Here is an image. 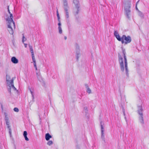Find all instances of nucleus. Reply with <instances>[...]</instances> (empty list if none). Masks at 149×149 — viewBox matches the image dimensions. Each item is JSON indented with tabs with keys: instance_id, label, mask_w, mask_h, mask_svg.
<instances>
[{
	"instance_id": "nucleus-25",
	"label": "nucleus",
	"mask_w": 149,
	"mask_h": 149,
	"mask_svg": "<svg viewBox=\"0 0 149 149\" xmlns=\"http://www.w3.org/2000/svg\"><path fill=\"white\" fill-rule=\"evenodd\" d=\"M30 90L31 92V94H33V92H32L31 91V89H30Z\"/></svg>"
},
{
	"instance_id": "nucleus-21",
	"label": "nucleus",
	"mask_w": 149,
	"mask_h": 149,
	"mask_svg": "<svg viewBox=\"0 0 149 149\" xmlns=\"http://www.w3.org/2000/svg\"><path fill=\"white\" fill-rule=\"evenodd\" d=\"M139 1L137 2L136 3V10L137 9V3H138V2H139Z\"/></svg>"
},
{
	"instance_id": "nucleus-8",
	"label": "nucleus",
	"mask_w": 149,
	"mask_h": 149,
	"mask_svg": "<svg viewBox=\"0 0 149 149\" xmlns=\"http://www.w3.org/2000/svg\"><path fill=\"white\" fill-rule=\"evenodd\" d=\"M52 137V136L49 133H47L45 134V139L47 141H48Z\"/></svg>"
},
{
	"instance_id": "nucleus-17",
	"label": "nucleus",
	"mask_w": 149,
	"mask_h": 149,
	"mask_svg": "<svg viewBox=\"0 0 149 149\" xmlns=\"http://www.w3.org/2000/svg\"><path fill=\"white\" fill-rule=\"evenodd\" d=\"M87 92L89 93H90L91 92V91L89 88H87Z\"/></svg>"
},
{
	"instance_id": "nucleus-10",
	"label": "nucleus",
	"mask_w": 149,
	"mask_h": 149,
	"mask_svg": "<svg viewBox=\"0 0 149 149\" xmlns=\"http://www.w3.org/2000/svg\"><path fill=\"white\" fill-rule=\"evenodd\" d=\"M33 59V62L34 66L36 68V70H37V66H36V63L35 59V58H34V59Z\"/></svg>"
},
{
	"instance_id": "nucleus-24",
	"label": "nucleus",
	"mask_w": 149,
	"mask_h": 149,
	"mask_svg": "<svg viewBox=\"0 0 149 149\" xmlns=\"http://www.w3.org/2000/svg\"><path fill=\"white\" fill-rule=\"evenodd\" d=\"M61 25V23H59L58 24V25L59 26H60Z\"/></svg>"
},
{
	"instance_id": "nucleus-4",
	"label": "nucleus",
	"mask_w": 149,
	"mask_h": 149,
	"mask_svg": "<svg viewBox=\"0 0 149 149\" xmlns=\"http://www.w3.org/2000/svg\"><path fill=\"white\" fill-rule=\"evenodd\" d=\"M13 80V79H11L9 75H6V84L8 91L10 93L11 89H12L15 93H17L18 91L14 86Z\"/></svg>"
},
{
	"instance_id": "nucleus-19",
	"label": "nucleus",
	"mask_w": 149,
	"mask_h": 149,
	"mask_svg": "<svg viewBox=\"0 0 149 149\" xmlns=\"http://www.w3.org/2000/svg\"><path fill=\"white\" fill-rule=\"evenodd\" d=\"M139 114L141 116V118H142V120H143V118L142 117L143 114L142 113H139Z\"/></svg>"
},
{
	"instance_id": "nucleus-12",
	"label": "nucleus",
	"mask_w": 149,
	"mask_h": 149,
	"mask_svg": "<svg viewBox=\"0 0 149 149\" xmlns=\"http://www.w3.org/2000/svg\"><path fill=\"white\" fill-rule=\"evenodd\" d=\"M53 142L52 141H49L47 143V144L49 145L50 146L53 144Z\"/></svg>"
},
{
	"instance_id": "nucleus-5",
	"label": "nucleus",
	"mask_w": 149,
	"mask_h": 149,
	"mask_svg": "<svg viewBox=\"0 0 149 149\" xmlns=\"http://www.w3.org/2000/svg\"><path fill=\"white\" fill-rule=\"evenodd\" d=\"M130 4L129 3L125 4L124 7L125 13L126 16L128 17H129V16L130 14Z\"/></svg>"
},
{
	"instance_id": "nucleus-22",
	"label": "nucleus",
	"mask_w": 149,
	"mask_h": 149,
	"mask_svg": "<svg viewBox=\"0 0 149 149\" xmlns=\"http://www.w3.org/2000/svg\"><path fill=\"white\" fill-rule=\"evenodd\" d=\"M24 46H25V47H26L27 44H24Z\"/></svg>"
},
{
	"instance_id": "nucleus-7",
	"label": "nucleus",
	"mask_w": 149,
	"mask_h": 149,
	"mask_svg": "<svg viewBox=\"0 0 149 149\" xmlns=\"http://www.w3.org/2000/svg\"><path fill=\"white\" fill-rule=\"evenodd\" d=\"M29 47L30 52L31 54L32 58V59L35 58L32 47L31 46H29Z\"/></svg>"
},
{
	"instance_id": "nucleus-18",
	"label": "nucleus",
	"mask_w": 149,
	"mask_h": 149,
	"mask_svg": "<svg viewBox=\"0 0 149 149\" xmlns=\"http://www.w3.org/2000/svg\"><path fill=\"white\" fill-rule=\"evenodd\" d=\"M74 3L75 4H77L78 3V0H74L73 1Z\"/></svg>"
},
{
	"instance_id": "nucleus-15",
	"label": "nucleus",
	"mask_w": 149,
	"mask_h": 149,
	"mask_svg": "<svg viewBox=\"0 0 149 149\" xmlns=\"http://www.w3.org/2000/svg\"><path fill=\"white\" fill-rule=\"evenodd\" d=\"M65 11H66L67 17V18H68L69 17V13L68 11V10L66 9Z\"/></svg>"
},
{
	"instance_id": "nucleus-2",
	"label": "nucleus",
	"mask_w": 149,
	"mask_h": 149,
	"mask_svg": "<svg viewBox=\"0 0 149 149\" xmlns=\"http://www.w3.org/2000/svg\"><path fill=\"white\" fill-rule=\"evenodd\" d=\"M119 61L121 70L122 71H124V65L126 72L127 73L128 70L127 68V60L125 56V53L124 50H123L122 52L119 54Z\"/></svg>"
},
{
	"instance_id": "nucleus-11",
	"label": "nucleus",
	"mask_w": 149,
	"mask_h": 149,
	"mask_svg": "<svg viewBox=\"0 0 149 149\" xmlns=\"http://www.w3.org/2000/svg\"><path fill=\"white\" fill-rule=\"evenodd\" d=\"M6 124L8 125V126H7L8 128H9V133H10V135H11V129L9 128L10 127L9 126V123L8 121H6Z\"/></svg>"
},
{
	"instance_id": "nucleus-20",
	"label": "nucleus",
	"mask_w": 149,
	"mask_h": 149,
	"mask_svg": "<svg viewBox=\"0 0 149 149\" xmlns=\"http://www.w3.org/2000/svg\"><path fill=\"white\" fill-rule=\"evenodd\" d=\"M57 15L58 17V19H59V16L58 11H57Z\"/></svg>"
},
{
	"instance_id": "nucleus-16",
	"label": "nucleus",
	"mask_w": 149,
	"mask_h": 149,
	"mask_svg": "<svg viewBox=\"0 0 149 149\" xmlns=\"http://www.w3.org/2000/svg\"><path fill=\"white\" fill-rule=\"evenodd\" d=\"M14 110L15 112H18L19 111V109L18 108L15 107L14 109Z\"/></svg>"
},
{
	"instance_id": "nucleus-3",
	"label": "nucleus",
	"mask_w": 149,
	"mask_h": 149,
	"mask_svg": "<svg viewBox=\"0 0 149 149\" xmlns=\"http://www.w3.org/2000/svg\"><path fill=\"white\" fill-rule=\"evenodd\" d=\"M114 35L117 40L119 41H121L123 44H127L130 43L131 41V38L129 36H126L125 35H123L121 37H120L117 31L114 32Z\"/></svg>"
},
{
	"instance_id": "nucleus-13",
	"label": "nucleus",
	"mask_w": 149,
	"mask_h": 149,
	"mask_svg": "<svg viewBox=\"0 0 149 149\" xmlns=\"http://www.w3.org/2000/svg\"><path fill=\"white\" fill-rule=\"evenodd\" d=\"M59 31L60 33H62V30L61 26H58Z\"/></svg>"
},
{
	"instance_id": "nucleus-14",
	"label": "nucleus",
	"mask_w": 149,
	"mask_h": 149,
	"mask_svg": "<svg viewBox=\"0 0 149 149\" xmlns=\"http://www.w3.org/2000/svg\"><path fill=\"white\" fill-rule=\"evenodd\" d=\"M26 38L24 37V36L23 34V37H22V42H24V41H26Z\"/></svg>"
},
{
	"instance_id": "nucleus-9",
	"label": "nucleus",
	"mask_w": 149,
	"mask_h": 149,
	"mask_svg": "<svg viewBox=\"0 0 149 149\" xmlns=\"http://www.w3.org/2000/svg\"><path fill=\"white\" fill-rule=\"evenodd\" d=\"M27 133L26 131H24V132L23 135L25 138V139L26 141H28L29 140V139L28 138H27Z\"/></svg>"
},
{
	"instance_id": "nucleus-1",
	"label": "nucleus",
	"mask_w": 149,
	"mask_h": 149,
	"mask_svg": "<svg viewBox=\"0 0 149 149\" xmlns=\"http://www.w3.org/2000/svg\"><path fill=\"white\" fill-rule=\"evenodd\" d=\"M8 14L6 17V19L7 21V24L8 27V30L10 34H13V28L15 26V23L13 20V16L12 14L10 13L9 6L8 7Z\"/></svg>"
},
{
	"instance_id": "nucleus-26",
	"label": "nucleus",
	"mask_w": 149,
	"mask_h": 149,
	"mask_svg": "<svg viewBox=\"0 0 149 149\" xmlns=\"http://www.w3.org/2000/svg\"><path fill=\"white\" fill-rule=\"evenodd\" d=\"M65 40H66L67 39V37H65Z\"/></svg>"
},
{
	"instance_id": "nucleus-6",
	"label": "nucleus",
	"mask_w": 149,
	"mask_h": 149,
	"mask_svg": "<svg viewBox=\"0 0 149 149\" xmlns=\"http://www.w3.org/2000/svg\"><path fill=\"white\" fill-rule=\"evenodd\" d=\"M11 61L13 63L15 64L17 63L18 62V60L15 57H13L11 58Z\"/></svg>"
},
{
	"instance_id": "nucleus-23",
	"label": "nucleus",
	"mask_w": 149,
	"mask_h": 149,
	"mask_svg": "<svg viewBox=\"0 0 149 149\" xmlns=\"http://www.w3.org/2000/svg\"><path fill=\"white\" fill-rule=\"evenodd\" d=\"M101 128H102V132H103V130H102L103 129V126L102 125H101Z\"/></svg>"
}]
</instances>
